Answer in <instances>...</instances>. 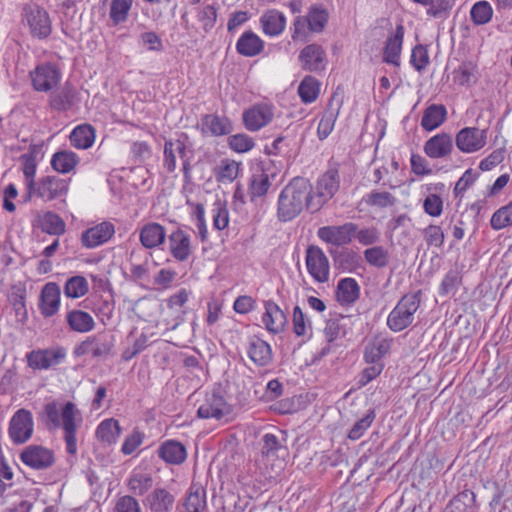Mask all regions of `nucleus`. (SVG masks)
<instances>
[{
    "label": "nucleus",
    "instance_id": "f257e3e1",
    "mask_svg": "<svg viewBox=\"0 0 512 512\" xmlns=\"http://www.w3.org/2000/svg\"><path fill=\"white\" fill-rule=\"evenodd\" d=\"M312 199V184L303 177L293 178L281 191L278 197L277 216L282 222L296 218L306 207L310 212Z\"/></svg>",
    "mask_w": 512,
    "mask_h": 512
},
{
    "label": "nucleus",
    "instance_id": "f03ea898",
    "mask_svg": "<svg viewBox=\"0 0 512 512\" xmlns=\"http://www.w3.org/2000/svg\"><path fill=\"white\" fill-rule=\"evenodd\" d=\"M420 302L421 291L404 295L389 313L387 318L388 327L394 332H400L411 325Z\"/></svg>",
    "mask_w": 512,
    "mask_h": 512
},
{
    "label": "nucleus",
    "instance_id": "7ed1b4c3",
    "mask_svg": "<svg viewBox=\"0 0 512 512\" xmlns=\"http://www.w3.org/2000/svg\"><path fill=\"white\" fill-rule=\"evenodd\" d=\"M339 188V171L336 167H330L318 178L315 189L312 187V199L309 202L312 212L319 211L338 192Z\"/></svg>",
    "mask_w": 512,
    "mask_h": 512
},
{
    "label": "nucleus",
    "instance_id": "20e7f679",
    "mask_svg": "<svg viewBox=\"0 0 512 512\" xmlns=\"http://www.w3.org/2000/svg\"><path fill=\"white\" fill-rule=\"evenodd\" d=\"M114 346L115 340L112 335L97 333L78 343L73 349V354L75 357L90 354L96 359H106L113 355Z\"/></svg>",
    "mask_w": 512,
    "mask_h": 512
},
{
    "label": "nucleus",
    "instance_id": "39448f33",
    "mask_svg": "<svg viewBox=\"0 0 512 512\" xmlns=\"http://www.w3.org/2000/svg\"><path fill=\"white\" fill-rule=\"evenodd\" d=\"M67 356L66 348L52 346L46 349L32 350L26 354L27 364L34 370H48L64 362Z\"/></svg>",
    "mask_w": 512,
    "mask_h": 512
},
{
    "label": "nucleus",
    "instance_id": "423d86ee",
    "mask_svg": "<svg viewBox=\"0 0 512 512\" xmlns=\"http://www.w3.org/2000/svg\"><path fill=\"white\" fill-rule=\"evenodd\" d=\"M82 418L79 410L72 402L64 404L61 410V426L64 430V441L66 444V451L70 455L77 453V439L76 431L78 425L81 423Z\"/></svg>",
    "mask_w": 512,
    "mask_h": 512
},
{
    "label": "nucleus",
    "instance_id": "0eeeda50",
    "mask_svg": "<svg viewBox=\"0 0 512 512\" xmlns=\"http://www.w3.org/2000/svg\"><path fill=\"white\" fill-rule=\"evenodd\" d=\"M274 114L275 106L273 104L256 103L243 112V124L248 131L257 132L272 122Z\"/></svg>",
    "mask_w": 512,
    "mask_h": 512
},
{
    "label": "nucleus",
    "instance_id": "6e6552de",
    "mask_svg": "<svg viewBox=\"0 0 512 512\" xmlns=\"http://www.w3.org/2000/svg\"><path fill=\"white\" fill-rule=\"evenodd\" d=\"M186 144L181 139L166 140L163 149V167L168 173H173L177 168V155L182 160V171L185 178L189 177L191 165L186 157Z\"/></svg>",
    "mask_w": 512,
    "mask_h": 512
},
{
    "label": "nucleus",
    "instance_id": "1a4fd4ad",
    "mask_svg": "<svg viewBox=\"0 0 512 512\" xmlns=\"http://www.w3.org/2000/svg\"><path fill=\"white\" fill-rule=\"evenodd\" d=\"M306 268L315 282L325 283L329 280L330 263L324 251L315 245L306 249Z\"/></svg>",
    "mask_w": 512,
    "mask_h": 512
},
{
    "label": "nucleus",
    "instance_id": "9d476101",
    "mask_svg": "<svg viewBox=\"0 0 512 512\" xmlns=\"http://www.w3.org/2000/svg\"><path fill=\"white\" fill-rule=\"evenodd\" d=\"M61 77V71L51 63L38 65L30 72L32 86L38 92L52 91L59 84Z\"/></svg>",
    "mask_w": 512,
    "mask_h": 512
},
{
    "label": "nucleus",
    "instance_id": "9b49d317",
    "mask_svg": "<svg viewBox=\"0 0 512 512\" xmlns=\"http://www.w3.org/2000/svg\"><path fill=\"white\" fill-rule=\"evenodd\" d=\"M34 430L33 417L26 409L17 410L9 423V436L15 444H23L28 441Z\"/></svg>",
    "mask_w": 512,
    "mask_h": 512
},
{
    "label": "nucleus",
    "instance_id": "f8f14e48",
    "mask_svg": "<svg viewBox=\"0 0 512 512\" xmlns=\"http://www.w3.org/2000/svg\"><path fill=\"white\" fill-rule=\"evenodd\" d=\"M232 413V407L225 398L216 392L208 393L199 406L197 414L203 419H227Z\"/></svg>",
    "mask_w": 512,
    "mask_h": 512
},
{
    "label": "nucleus",
    "instance_id": "ddd939ff",
    "mask_svg": "<svg viewBox=\"0 0 512 512\" xmlns=\"http://www.w3.org/2000/svg\"><path fill=\"white\" fill-rule=\"evenodd\" d=\"M24 16L34 37L44 39L51 34V20L44 9L35 4L27 5L24 8Z\"/></svg>",
    "mask_w": 512,
    "mask_h": 512
},
{
    "label": "nucleus",
    "instance_id": "4468645a",
    "mask_svg": "<svg viewBox=\"0 0 512 512\" xmlns=\"http://www.w3.org/2000/svg\"><path fill=\"white\" fill-rule=\"evenodd\" d=\"M487 143V130L477 127L462 128L455 137L456 147L463 153H474Z\"/></svg>",
    "mask_w": 512,
    "mask_h": 512
},
{
    "label": "nucleus",
    "instance_id": "2eb2a0df",
    "mask_svg": "<svg viewBox=\"0 0 512 512\" xmlns=\"http://www.w3.org/2000/svg\"><path fill=\"white\" fill-rule=\"evenodd\" d=\"M357 225L349 222L339 226H323L317 231L320 240L334 246L347 245L352 241Z\"/></svg>",
    "mask_w": 512,
    "mask_h": 512
},
{
    "label": "nucleus",
    "instance_id": "dca6fc26",
    "mask_svg": "<svg viewBox=\"0 0 512 512\" xmlns=\"http://www.w3.org/2000/svg\"><path fill=\"white\" fill-rule=\"evenodd\" d=\"M68 185L64 179L58 176H45L34 182L31 194L43 199L44 201H52L61 197L67 192Z\"/></svg>",
    "mask_w": 512,
    "mask_h": 512
},
{
    "label": "nucleus",
    "instance_id": "f3484780",
    "mask_svg": "<svg viewBox=\"0 0 512 512\" xmlns=\"http://www.w3.org/2000/svg\"><path fill=\"white\" fill-rule=\"evenodd\" d=\"M21 461L36 470L51 467L55 461L54 453L41 445H29L20 454Z\"/></svg>",
    "mask_w": 512,
    "mask_h": 512
},
{
    "label": "nucleus",
    "instance_id": "a211bd4d",
    "mask_svg": "<svg viewBox=\"0 0 512 512\" xmlns=\"http://www.w3.org/2000/svg\"><path fill=\"white\" fill-rule=\"evenodd\" d=\"M169 252L179 261H187L193 253L191 235L182 228H177L168 235Z\"/></svg>",
    "mask_w": 512,
    "mask_h": 512
},
{
    "label": "nucleus",
    "instance_id": "6ab92c4d",
    "mask_svg": "<svg viewBox=\"0 0 512 512\" xmlns=\"http://www.w3.org/2000/svg\"><path fill=\"white\" fill-rule=\"evenodd\" d=\"M342 105L343 94L338 91L334 92L330 98L328 108L323 113L317 127V135L320 140L326 139L333 131Z\"/></svg>",
    "mask_w": 512,
    "mask_h": 512
},
{
    "label": "nucleus",
    "instance_id": "aec40b11",
    "mask_svg": "<svg viewBox=\"0 0 512 512\" xmlns=\"http://www.w3.org/2000/svg\"><path fill=\"white\" fill-rule=\"evenodd\" d=\"M115 234V227L111 222H101L84 230L81 234V244L87 249H93L108 242Z\"/></svg>",
    "mask_w": 512,
    "mask_h": 512
},
{
    "label": "nucleus",
    "instance_id": "412c9836",
    "mask_svg": "<svg viewBox=\"0 0 512 512\" xmlns=\"http://www.w3.org/2000/svg\"><path fill=\"white\" fill-rule=\"evenodd\" d=\"M61 290L58 284L49 282L41 290L38 307L45 318L54 316L60 308Z\"/></svg>",
    "mask_w": 512,
    "mask_h": 512
},
{
    "label": "nucleus",
    "instance_id": "4be33fe9",
    "mask_svg": "<svg viewBox=\"0 0 512 512\" xmlns=\"http://www.w3.org/2000/svg\"><path fill=\"white\" fill-rule=\"evenodd\" d=\"M264 308L262 322L267 331L273 334L282 333L288 323L285 312L272 300L265 301Z\"/></svg>",
    "mask_w": 512,
    "mask_h": 512
},
{
    "label": "nucleus",
    "instance_id": "5701e85b",
    "mask_svg": "<svg viewBox=\"0 0 512 512\" xmlns=\"http://www.w3.org/2000/svg\"><path fill=\"white\" fill-rule=\"evenodd\" d=\"M143 503L151 512H171L175 496L166 488L157 487L146 496Z\"/></svg>",
    "mask_w": 512,
    "mask_h": 512
},
{
    "label": "nucleus",
    "instance_id": "b1692460",
    "mask_svg": "<svg viewBox=\"0 0 512 512\" xmlns=\"http://www.w3.org/2000/svg\"><path fill=\"white\" fill-rule=\"evenodd\" d=\"M453 151V140L450 134L439 133L428 139L424 144V152L433 159L444 158Z\"/></svg>",
    "mask_w": 512,
    "mask_h": 512
},
{
    "label": "nucleus",
    "instance_id": "393cba45",
    "mask_svg": "<svg viewBox=\"0 0 512 512\" xmlns=\"http://www.w3.org/2000/svg\"><path fill=\"white\" fill-rule=\"evenodd\" d=\"M167 232L157 222L146 223L139 231V241L146 249H154L164 244Z\"/></svg>",
    "mask_w": 512,
    "mask_h": 512
},
{
    "label": "nucleus",
    "instance_id": "a878e982",
    "mask_svg": "<svg viewBox=\"0 0 512 512\" xmlns=\"http://www.w3.org/2000/svg\"><path fill=\"white\" fill-rule=\"evenodd\" d=\"M77 89L70 82H66L60 89L50 96V106L57 111H67L77 101Z\"/></svg>",
    "mask_w": 512,
    "mask_h": 512
},
{
    "label": "nucleus",
    "instance_id": "bb28decb",
    "mask_svg": "<svg viewBox=\"0 0 512 512\" xmlns=\"http://www.w3.org/2000/svg\"><path fill=\"white\" fill-rule=\"evenodd\" d=\"M325 51L318 44H309L299 54V61L304 70L315 72L322 68Z\"/></svg>",
    "mask_w": 512,
    "mask_h": 512
},
{
    "label": "nucleus",
    "instance_id": "cd10ccee",
    "mask_svg": "<svg viewBox=\"0 0 512 512\" xmlns=\"http://www.w3.org/2000/svg\"><path fill=\"white\" fill-rule=\"evenodd\" d=\"M392 339L377 335L372 338L364 350V360L366 363H383L382 358L388 354L391 348Z\"/></svg>",
    "mask_w": 512,
    "mask_h": 512
},
{
    "label": "nucleus",
    "instance_id": "c85d7f7f",
    "mask_svg": "<svg viewBox=\"0 0 512 512\" xmlns=\"http://www.w3.org/2000/svg\"><path fill=\"white\" fill-rule=\"evenodd\" d=\"M247 353L249 358L257 366L264 367L272 362V349L271 346L264 340L253 336L249 340Z\"/></svg>",
    "mask_w": 512,
    "mask_h": 512
},
{
    "label": "nucleus",
    "instance_id": "c756f323",
    "mask_svg": "<svg viewBox=\"0 0 512 512\" xmlns=\"http://www.w3.org/2000/svg\"><path fill=\"white\" fill-rule=\"evenodd\" d=\"M158 456L166 463L179 465L187 458L185 446L176 440H167L158 448Z\"/></svg>",
    "mask_w": 512,
    "mask_h": 512
},
{
    "label": "nucleus",
    "instance_id": "7c9ffc66",
    "mask_svg": "<svg viewBox=\"0 0 512 512\" xmlns=\"http://www.w3.org/2000/svg\"><path fill=\"white\" fill-rule=\"evenodd\" d=\"M260 24L264 34L275 37L285 30L286 17L282 12L276 9H270L262 14Z\"/></svg>",
    "mask_w": 512,
    "mask_h": 512
},
{
    "label": "nucleus",
    "instance_id": "2f4dec72",
    "mask_svg": "<svg viewBox=\"0 0 512 512\" xmlns=\"http://www.w3.org/2000/svg\"><path fill=\"white\" fill-rule=\"evenodd\" d=\"M202 131L213 136L228 135L233 131L232 121L226 116L206 114L202 117Z\"/></svg>",
    "mask_w": 512,
    "mask_h": 512
},
{
    "label": "nucleus",
    "instance_id": "473e14b6",
    "mask_svg": "<svg viewBox=\"0 0 512 512\" xmlns=\"http://www.w3.org/2000/svg\"><path fill=\"white\" fill-rule=\"evenodd\" d=\"M263 40L252 31H245L236 43L237 52L245 57H254L262 52Z\"/></svg>",
    "mask_w": 512,
    "mask_h": 512
},
{
    "label": "nucleus",
    "instance_id": "72a5a7b5",
    "mask_svg": "<svg viewBox=\"0 0 512 512\" xmlns=\"http://www.w3.org/2000/svg\"><path fill=\"white\" fill-rule=\"evenodd\" d=\"M403 37L404 27L402 25H398L396 27L395 34L389 37L386 41L383 56V59L386 63L399 66Z\"/></svg>",
    "mask_w": 512,
    "mask_h": 512
},
{
    "label": "nucleus",
    "instance_id": "f704fd0d",
    "mask_svg": "<svg viewBox=\"0 0 512 512\" xmlns=\"http://www.w3.org/2000/svg\"><path fill=\"white\" fill-rule=\"evenodd\" d=\"M447 118V109L443 104H431L424 111L421 127L425 131H433L440 127Z\"/></svg>",
    "mask_w": 512,
    "mask_h": 512
},
{
    "label": "nucleus",
    "instance_id": "c9c22d12",
    "mask_svg": "<svg viewBox=\"0 0 512 512\" xmlns=\"http://www.w3.org/2000/svg\"><path fill=\"white\" fill-rule=\"evenodd\" d=\"M66 322L70 330L77 333H88L95 328L93 317L86 311L73 309L66 314Z\"/></svg>",
    "mask_w": 512,
    "mask_h": 512
},
{
    "label": "nucleus",
    "instance_id": "e433bc0d",
    "mask_svg": "<svg viewBox=\"0 0 512 512\" xmlns=\"http://www.w3.org/2000/svg\"><path fill=\"white\" fill-rule=\"evenodd\" d=\"M337 300L342 305H351L360 296V286L354 278H344L337 285Z\"/></svg>",
    "mask_w": 512,
    "mask_h": 512
},
{
    "label": "nucleus",
    "instance_id": "4c0bfd02",
    "mask_svg": "<svg viewBox=\"0 0 512 512\" xmlns=\"http://www.w3.org/2000/svg\"><path fill=\"white\" fill-rule=\"evenodd\" d=\"M79 161L80 159L76 153L69 150H61L53 154L50 163L55 171L67 174L75 169Z\"/></svg>",
    "mask_w": 512,
    "mask_h": 512
},
{
    "label": "nucleus",
    "instance_id": "58836bf2",
    "mask_svg": "<svg viewBox=\"0 0 512 512\" xmlns=\"http://www.w3.org/2000/svg\"><path fill=\"white\" fill-rule=\"evenodd\" d=\"M121 429L117 420L110 418L103 420L96 429L97 439L105 446L115 444L120 436Z\"/></svg>",
    "mask_w": 512,
    "mask_h": 512
},
{
    "label": "nucleus",
    "instance_id": "ea45409f",
    "mask_svg": "<svg viewBox=\"0 0 512 512\" xmlns=\"http://www.w3.org/2000/svg\"><path fill=\"white\" fill-rule=\"evenodd\" d=\"M190 294V291L182 288L166 300L168 309L171 310L175 316L176 322L173 328H176L183 321L184 315L186 314L185 304L189 300Z\"/></svg>",
    "mask_w": 512,
    "mask_h": 512
},
{
    "label": "nucleus",
    "instance_id": "a19ab883",
    "mask_svg": "<svg viewBox=\"0 0 512 512\" xmlns=\"http://www.w3.org/2000/svg\"><path fill=\"white\" fill-rule=\"evenodd\" d=\"M129 491L137 496H143L153 487L150 473L134 470L127 479Z\"/></svg>",
    "mask_w": 512,
    "mask_h": 512
},
{
    "label": "nucleus",
    "instance_id": "79ce46f5",
    "mask_svg": "<svg viewBox=\"0 0 512 512\" xmlns=\"http://www.w3.org/2000/svg\"><path fill=\"white\" fill-rule=\"evenodd\" d=\"M37 150L35 147L30 148L29 151L20 156L19 160L22 164L23 174L25 176V183L28 190L29 195H31L32 188L34 187V177L36 174L37 160H36Z\"/></svg>",
    "mask_w": 512,
    "mask_h": 512
},
{
    "label": "nucleus",
    "instance_id": "37998d69",
    "mask_svg": "<svg viewBox=\"0 0 512 512\" xmlns=\"http://www.w3.org/2000/svg\"><path fill=\"white\" fill-rule=\"evenodd\" d=\"M95 140V131L90 125H79L70 134V143L78 149L91 147Z\"/></svg>",
    "mask_w": 512,
    "mask_h": 512
},
{
    "label": "nucleus",
    "instance_id": "c03bdc74",
    "mask_svg": "<svg viewBox=\"0 0 512 512\" xmlns=\"http://www.w3.org/2000/svg\"><path fill=\"white\" fill-rule=\"evenodd\" d=\"M206 507L205 489L198 485H192L184 502L186 512H203Z\"/></svg>",
    "mask_w": 512,
    "mask_h": 512
},
{
    "label": "nucleus",
    "instance_id": "a18cd8bd",
    "mask_svg": "<svg viewBox=\"0 0 512 512\" xmlns=\"http://www.w3.org/2000/svg\"><path fill=\"white\" fill-rule=\"evenodd\" d=\"M38 225L43 232L51 235H61L65 232V222L53 212L39 214Z\"/></svg>",
    "mask_w": 512,
    "mask_h": 512
},
{
    "label": "nucleus",
    "instance_id": "49530a36",
    "mask_svg": "<svg viewBox=\"0 0 512 512\" xmlns=\"http://www.w3.org/2000/svg\"><path fill=\"white\" fill-rule=\"evenodd\" d=\"M475 503L476 494L473 491L466 489L450 500L444 512H468Z\"/></svg>",
    "mask_w": 512,
    "mask_h": 512
},
{
    "label": "nucleus",
    "instance_id": "de8ad7c7",
    "mask_svg": "<svg viewBox=\"0 0 512 512\" xmlns=\"http://www.w3.org/2000/svg\"><path fill=\"white\" fill-rule=\"evenodd\" d=\"M240 164L232 159H222L215 169L216 180L220 183H232L239 174Z\"/></svg>",
    "mask_w": 512,
    "mask_h": 512
},
{
    "label": "nucleus",
    "instance_id": "09e8293b",
    "mask_svg": "<svg viewBox=\"0 0 512 512\" xmlns=\"http://www.w3.org/2000/svg\"><path fill=\"white\" fill-rule=\"evenodd\" d=\"M320 93V82L313 76H305L298 86V94L303 103L314 102Z\"/></svg>",
    "mask_w": 512,
    "mask_h": 512
},
{
    "label": "nucleus",
    "instance_id": "8fccbe9b",
    "mask_svg": "<svg viewBox=\"0 0 512 512\" xmlns=\"http://www.w3.org/2000/svg\"><path fill=\"white\" fill-rule=\"evenodd\" d=\"M453 80L461 86H471L477 81V68L472 62H464L453 72Z\"/></svg>",
    "mask_w": 512,
    "mask_h": 512
},
{
    "label": "nucleus",
    "instance_id": "3c124183",
    "mask_svg": "<svg viewBox=\"0 0 512 512\" xmlns=\"http://www.w3.org/2000/svg\"><path fill=\"white\" fill-rule=\"evenodd\" d=\"M89 291V283L83 276H73L64 285V295L76 299L84 296Z\"/></svg>",
    "mask_w": 512,
    "mask_h": 512
},
{
    "label": "nucleus",
    "instance_id": "603ef678",
    "mask_svg": "<svg viewBox=\"0 0 512 512\" xmlns=\"http://www.w3.org/2000/svg\"><path fill=\"white\" fill-rule=\"evenodd\" d=\"M310 31L320 33L328 22V12L320 6H312L306 16Z\"/></svg>",
    "mask_w": 512,
    "mask_h": 512
},
{
    "label": "nucleus",
    "instance_id": "864d4df0",
    "mask_svg": "<svg viewBox=\"0 0 512 512\" xmlns=\"http://www.w3.org/2000/svg\"><path fill=\"white\" fill-rule=\"evenodd\" d=\"M462 283V275L461 272L455 268L450 269L447 274L444 276L440 286H439V295H454L459 286Z\"/></svg>",
    "mask_w": 512,
    "mask_h": 512
},
{
    "label": "nucleus",
    "instance_id": "5fc2aeb1",
    "mask_svg": "<svg viewBox=\"0 0 512 512\" xmlns=\"http://www.w3.org/2000/svg\"><path fill=\"white\" fill-rule=\"evenodd\" d=\"M271 186L269 175L263 170L253 173L250 183V194L252 198L264 196Z\"/></svg>",
    "mask_w": 512,
    "mask_h": 512
},
{
    "label": "nucleus",
    "instance_id": "6e6d98bb",
    "mask_svg": "<svg viewBox=\"0 0 512 512\" xmlns=\"http://www.w3.org/2000/svg\"><path fill=\"white\" fill-rule=\"evenodd\" d=\"M133 0H112L110 3L109 16L114 25L127 20Z\"/></svg>",
    "mask_w": 512,
    "mask_h": 512
},
{
    "label": "nucleus",
    "instance_id": "4d7b16f0",
    "mask_svg": "<svg viewBox=\"0 0 512 512\" xmlns=\"http://www.w3.org/2000/svg\"><path fill=\"white\" fill-rule=\"evenodd\" d=\"M363 201L371 207L387 208L395 205L396 198L387 191L373 190L363 197Z\"/></svg>",
    "mask_w": 512,
    "mask_h": 512
},
{
    "label": "nucleus",
    "instance_id": "13d9d810",
    "mask_svg": "<svg viewBox=\"0 0 512 512\" xmlns=\"http://www.w3.org/2000/svg\"><path fill=\"white\" fill-rule=\"evenodd\" d=\"M364 258L367 263L376 268H383L389 262V252L382 246H373L364 251Z\"/></svg>",
    "mask_w": 512,
    "mask_h": 512
},
{
    "label": "nucleus",
    "instance_id": "bf43d9fd",
    "mask_svg": "<svg viewBox=\"0 0 512 512\" xmlns=\"http://www.w3.org/2000/svg\"><path fill=\"white\" fill-rule=\"evenodd\" d=\"M490 225L496 231L512 225V201L493 213Z\"/></svg>",
    "mask_w": 512,
    "mask_h": 512
},
{
    "label": "nucleus",
    "instance_id": "052dcab7",
    "mask_svg": "<svg viewBox=\"0 0 512 512\" xmlns=\"http://www.w3.org/2000/svg\"><path fill=\"white\" fill-rule=\"evenodd\" d=\"M376 418L375 409H369L364 417L359 419L349 430L348 438L350 440H358L360 439L364 433L368 430V428L372 425Z\"/></svg>",
    "mask_w": 512,
    "mask_h": 512
},
{
    "label": "nucleus",
    "instance_id": "680f3d73",
    "mask_svg": "<svg viewBox=\"0 0 512 512\" xmlns=\"http://www.w3.org/2000/svg\"><path fill=\"white\" fill-rule=\"evenodd\" d=\"M228 146L236 153H246L255 147V141L245 133H238L228 138Z\"/></svg>",
    "mask_w": 512,
    "mask_h": 512
},
{
    "label": "nucleus",
    "instance_id": "e2e57ef3",
    "mask_svg": "<svg viewBox=\"0 0 512 512\" xmlns=\"http://www.w3.org/2000/svg\"><path fill=\"white\" fill-rule=\"evenodd\" d=\"M470 15L476 25H483L491 20L493 10L487 1H479L472 6Z\"/></svg>",
    "mask_w": 512,
    "mask_h": 512
},
{
    "label": "nucleus",
    "instance_id": "0e129e2a",
    "mask_svg": "<svg viewBox=\"0 0 512 512\" xmlns=\"http://www.w3.org/2000/svg\"><path fill=\"white\" fill-rule=\"evenodd\" d=\"M292 323L293 331L298 337L307 335L312 329L311 321L299 306L293 309Z\"/></svg>",
    "mask_w": 512,
    "mask_h": 512
},
{
    "label": "nucleus",
    "instance_id": "69168bd1",
    "mask_svg": "<svg viewBox=\"0 0 512 512\" xmlns=\"http://www.w3.org/2000/svg\"><path fill=\"white\" fill-rule=\"evenodd\" d=\"M425 242L428 246L441 248L444 245L445 234L438 225L430 224L423 230Z\"/></svg>",
    "mask_w": 512,
    "mask_h": 512
},
{
    "label": "nucleus",
    "instance_id": "338daca9",
    "mask_svg": "<svg viewBox=\"0 0 512 512\" xmlns=\"http://www.w3.org/2000/svg\"><path fill=\"white\" fill-rule=\"evenodd\" d=\"M370 365L366 367L358 376L357 386L358 388H362L370 383L372 380L376 379L384 369V363H369Z\"/></svg>",
    "mask_w": 512,
    "mask_h": 512
},
{
    "label": "nucleus",
    "instance_id": "774afa93",
    "mask_svg": "<svg viewBox=\"0 0 512 512\" xmlns=\"http://www.w3.org/2000/svg\"><path fill=\"white\" fill-rule=\"evenodd\" d=\"M113 512H142V509L136 498L125 495L116 501Z\"/></svg>",
    "mask_w": 512,
    "mask_h": 512
}]
</instances>
